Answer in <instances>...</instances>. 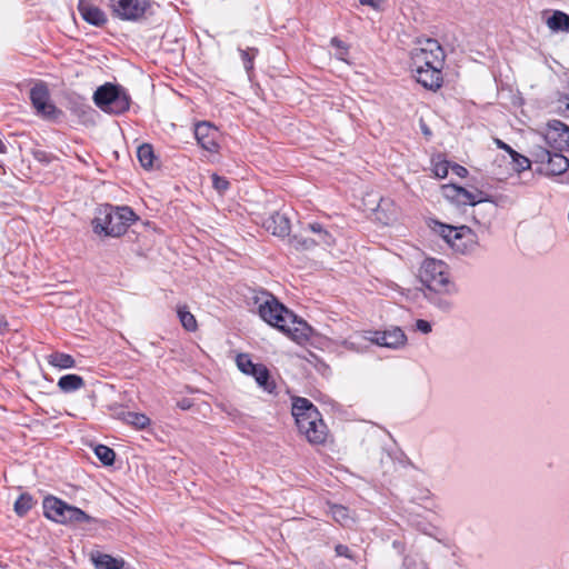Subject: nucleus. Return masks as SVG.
<instances>
[{"instance_id":"37","label":"nucleus","mask_w":569,"mask_h":569,"mask_svg":"<svg viewBox=\"0 0 569 569\" xmlns=\"http://www.w3.org/2000/svg\"><path fill=\"white\" fill-rule=\"evenodd\" d=\"M126 421L138 429H143L150 423V419L146 415L138 412H128Z\"/></svg>"},{"instance_id":"34","label":"nucleus","mask_w":569,"mask_h":569,"mask_svg":"<svg viewBox=\"0 0 569 569\" xmlns=\"http://www.w3.org/2000/svg\"><path fill=\"white\" fill-rule=\"evenodd\" d=\"M33 499L28 493H22L14 502V511L18 516H26L33 507Z\"/></svg>"},{"instance_id":"38","label":"nucleus","mask_w":569,"mask_h":569,"mask_svg":"<svg viewBox=\"0 0 569 569\" xmlns=\"http://www.w3.org/2000/svg\"><path fill=\"white\" fill-rule=\"evenodd\" d=\"M291 243L297 250H310L316 246V239L307 238L300 234L295 236L291 239Z\"/></svg>"},{"instance_id":"13","label":"nucleus","mask_w":569,"mask_h":569,"mask_svg":"<svg viewBox=\"0 0 569 569\" xmlns=\"http://www.w3.org/2000/svg\"><path fill=\"white\" fill-rule=\"evenodd\" d=\"M194 137L202 149L209 152H218L219 150V131L209 122H200L194 128Z\"/></svg>"},{"instance_id":"17","label":"nucleus","mask_w":569,"mask_h":569,"mask_svg":"<svg viewBox=\"0 0 569 569\" xmlns=\"http://www.w3.org/2000/svg\"><path fill=\"white\" fill-rule=\"evenodd\" d=\"M336 345L351 352H366L372 345L370 331L355 332L348 338L336 339Z\"/></svg>"},{"instance_id":"33","label":"nucleus","mask_w":569,"mask_h":569,"mask_svg":"<svg viewBox=\"0 0 569 569\" xmlns=\"http://www.w3.org/2000/svg\"><path fill=\"white\" fill-rule=\"evenodd\" d=\"M137 157L143 168H151L153 164V149L150 144H142L137 150Z\"/></svg>"},{"instance_id":"43","label":"nucleus","mask_w":569,"mask_h":569,"mask_svg":"<svg viewBox=\"0 0 569 569\" xmlns=\"http://www.w3.org/2000/svg\"><path fill=\"white\" fill-rule=\"evenodd\" d=\"M335 551H336L337 556H339V557L353 559V555L351 553L350 549L345 545H337L335 548Z\"/></svg>"},{"instance_id":"25","label":"nucleus","mask_w":569,"mask_h":569,"mask_svg":"<svg viewBox=\"0 0 569 569\" xmlns=\"http://www.w3.org/2000/svg\"><path fill=\"white\" fill-rule=\"evenodd\" d=\"M308 229L316 236L313 238L316 239V246L330 247L335 243L333 236L328 230L323 229V227L320 223H309Z\"/></svg>"},{"instance_id":"12","label":"nucleus","mask_w":569,"mask_h":569,"mask_svg":"<svg viewBox=\"0 0 569 569\" xmlns=\"http://www.w3.org/2000/svg\"><path fill=\"white\" fill-rule=\"evenodd\" d=\"M370 337L372 345L389 349L402 348L407 342V337L399 327H393L385 331H370Z\"/></svg>"},{"instance_id":"31","label":"nucleus","mask_w":569,"mask_h":569,"mask_svg":"<svg viewBox=\"0 0 569 569\" xmlns=\"http://www.w3.org/2000/svg\"><path fill=\"white\" fill-rule=\"evenodd\" d=\"M177 312L182 327L187 331L193 332L197 330V320L186 306L179 307Z\"/></svg>"},{"instance_id":"4","label":"nucleus","mask_w":569,"mask_h":569,"mask_svg":"<svg viewBox=\"0 0 569 569\" xmlns=\"http://www.w3.org/2000/svg\"><path fill=\"white\" fill-rule=\"evenodd\" d=\"M93 101L102 111L120 114L129 110L131 99L121 86L104 83L93 93Z\"/></svg>"},{"instance_id":"44","label":"nucleus","mask_w":569,"mask_h":569,"mask_svg":"<svg viewBox=\"0 0 569 569\" xmlns=\"http://www.w3.org/2000/svg\"><path fill=\"white\" fill-rule=\"evenodd\" d=\"M362 6L371 7L375 10H380L383 3V0H360Z\"/></svg>"},{"instance_id":"10","label":"nucleus","mask_w":569,"mask_h":569,"mask_svg":"<svg viewBox=\"0 0 569 569\" xmlns=\"http://www.w3.org/2000/svg\"><path fill=\"white\" fill-rule=\"evenodd\" d=\"M30 100L38 114L52 117L57 109L50 102V93L44 82H37L30 90Z\"/></svg>"},{"instance_id":"8","label":"nucleus","mask_w":569,"mask_h":569,"mask_svg":"<svg viewBox=\"0 0 569 569\" xmlns=\"http://www.w3.org/2000/svg\"><path fill=\"white\" fill-rule=\"evenodd\" d=\"M152 0H109L112 16L121 21L137 22L150 12Z\"/></svg>"},{"instance_id":"21","label":"nucleus","mask_w":569,"mask_h":569,"mask_svg":"<svg viewBox=\"0 0 569 569\" xmlns=\"http://www.w3.org/2000/svg\"><path fill=\"white\" fill-rule=\"evenodd\" d=\"M267 231L278 237H286L290 232V221L284 213L274 212L263 222Z\"/></svg>"},{"instance_id":"29","label":"nucleus","mask_w":569,"mask_h":569,"mask_svg":"<svg viewBox=\"0 0 569 569\" xmlns=\"http://www.w3.org/2000/svg\"><path fill=\"white\" fill-rule=\"evenodd\" d=\"M329 513L342 526H349L353 522L350 510L341 505H330Z\"/></svg>"},{"instance_id":"22","label":"nucleus","mask_w":569,"mask_h":569,"mask_svg":"<svg viewBox=\"0 0 569 569\" xmlns=\"http://www.w3.org/2000/svg\"><path fill=\"white\" fill-rule=\"evenodd\" d=\"M91 560L96 569H123L126 565L123 559L102 552L92 553Z\"/></svg>"},{"instance_id":"6","label":"nucleus","mask_w":569,"mask_h":569,"mask_svg":"<svg viewBox=\"0 0 569 569\" xmlns=\"http://www.w3.org/2000/svg\"><path fill=\"white\" fill-rule=\"evenodd\" d=\"M536 171L546 177L563 174L569 169V160L560 151L538 147L532 152Z\"/></svg>"},{"instance_id":"9","label":"nucleus","mask_w":569,"mask_h":569,"mask_svg":"<svg viewBox=\"0 0 569 569\" xmlns=\"http://www.w3.org/2000/svg\"><path fill=\"white\" fill-rule=\"evenodd\" d=\"M543 138L550 148L561 151L569 144V127L560 120H550L545 128Z\"/></svg>"},{"instance_id":"14","label":"nucleus","mask_w":569,"mask_h":569,"mask_svg":"<svg viewBox=\"0 0 569 569\" xmlns=\"http://www.w3.org/2000/svg\"><path fill=\"white\" fill-rule=\"evenodd\" d=\"M298 429L310 443L319 445L326 440L327 427L320 416H318V419H310L308 421L301 419Z\"/></svg>"},{"instance_id":"40","label":"nucleus","mask_w":569,"mask_h":569,"mask_svg":"<svg viewBox=\"0 0 569 569\" xmlns=\"http://www.w3.org/2000/svg\"><path fill=\"white\" fill-rule=\"evenodd\" d=\"M212 184H213V188L219 191V192H223L226 191L228 188H229V182L226 178L223 177H220L216 173L212 174Z\"/></svg>"},{"instance_id":"52","label":"nucleus","mask_w":569,"mask_h":569,"mask_svg":"<svg viewBox=\"0 0 569 569\" xmlns=\"http://www.w3.org/2000/svg\"><path fill=\"white\" fill-rule=\"evenodd\" d=\"M421 69H429V64H422Z\"/></svg>"},{"instance_id":"45","label":"nucleus","mask_w":569,"mask_h":569,"mask_svg":"<svg viewBox=\"0 0 569 569\" xmlns=\"http://www.w3.org/2000/svg\"><path fill=\"white\" fill-rule=\"evenodd\" d=\"M451 170L453 173H456L458 177H461V178H463L468 174V170L460 164H452Z\"/></svg>"},{"instance_id":"32","label":"nucleus","mask_w":569,"mask_h":569,"mask_svg":"<svg viewBox=\"0 0 569 569\" xmlns=\"http://www.w3.org/2000/svg\"><path fill=\"white\" fill-rule=\"evenodd\" d=\"M236 362L241 372L250 376H253L258 367H261V363H253L251 358L246 353L238 355Z\"/></svg>"},{"instance_id":"3","label":"nucleus","mask_w":569,"mask_h":569,"mask_svg":"<svg viewBox=\"0 0 569 569\" xmlns=\"http://www.w3.org/2000/svg\"><path fill=\"white\" fill-rule=\"evenodd\" d=\"M137 219L133 210L127 206L106 204L98 210L92 221L93 231L99 236L120 237Z\"/></svg>"},{"instance_id":"2","label":"nucleus","mask_w":569,"mask_h":569,"mask_svg":"<svg viewBox=\"0 0 569 569\" xmlns=\"http://www.w3.org/2000/svg\"><path fill=\"white\" fill-rule=\"evenodd\" d=\"M419 280L426 287V299L442 311L452 308L450 296L456 293L448 266L437 259H426L419 269Z\"/></svg>"},{"instance_id":"47","label":"nucleus","mask_w":569,"mask_h":569,"mask_svg":"<svg viewBox=\"0 0 569 569\" xmlns=\"http://www.w3.org/2000/svg\"><path fill=\"white\" fill-rule=\"evenodd\" d=\"M331 44L333 47H336L338 50L342 49V50H345V52L347 51L346 44L341 40H339L338 38H332L331 39Z\"/></svg>"},{"instance_id":"24","label":"nucleus","mask_w":569,"mask_h":569,"mask_svg":"<svg viewBox=\"0 0 569 569\" xmlns=\"http://www.w3.org/2000/svg\"><path fill=\"white\" fill-rule=\"evenodd\" d=\"M84 386L82 377L73 373L62 376L58 381V387L62 392L69 393L81 389Z\"/></svg>"},{"instance_id":"18","label":"nucleus","mask_w":569,"mask_h":569,"mask_svg":"<svg viewBox=\"0 0 569 569\" xmlns=\"http://www.w3.org/2000/svg\"><path fill=\"white\" fill-rule=\"evenodd\" d=\"M400 217V208L390 198H382L376 209V218L388 226L396 222Z\"/></svg>"},{"instance_id":"28","label":"nucleus","mask_w":569,"mask_h":569,"mask_svg":"<svg viewBox=\"0 0 569 569\" xmlns=\"http://www.w3.org/2000/svg\"><path fill=\"white\" fill-rule=\"evenodd\" d=\"M49 365L59 369H70L76 366V361L71 355L63 352H53L47 357Z\"/></svg>"},{"instance_id":"51","label":"nucleus","mask_w":569,"mask_h":569,"mask_svg":"<svg viewBox=\"0 0 569 569\" xmlns=\"http://www.w3.org/2000/svg\"><path fill=\"white\" fill-rule=\"evenodd\" d=\"M38 154L42 156V157H38V159L42 160L44 158V153L43 152H39Z\"/></svg>"},{"instance_id":"1","label":"nucleus","mask_w":569,"mask_h":569,"mask_svg":"<svg viewBox=\"0 0 569 569\" xmlns=\"http://www.w3.org/2000/svg\"><path fill=\"white\" fill-rule=\"evenodd\" d=\"M258 313L268 325L279 329L293 341L303 342L311 335L310 326L280 303L274 296L268 292L254 297Z\"/></svg>"},{"instance_id":"19","label":"nucleus","mask_w":569,"mask_h":569,"mask_svg":"<svg viewBox=\"0 0 569 569\" xmlns=\"http://www.w3.org/2000/svg\"><path fill=\"white\" fill-rule=\"evenodd\" d=\"M292 416L295 417L297 427L299 428V421L306 419H318L320 416L318 409L306 398H295L292 402Z\"/></svg>"},{"instance_id":"20","label":"nucleus","mask_w":569,"mask_h":569,"mask_svg":"<svg viewBox=\"0 0 569 569\" xmlns=\"http://www.w3.org/2000/svg\"><path fill=\"white\" fill-rule=\"evenodd\" d=\"M66 508L67 502L57 497L49 496L43 499V513L52 521L63 523Z\"/></svg>"},{"instance_id":"49","label":"nucleus","mask_w":569,"mask_h":569,"mask_svg":"<svg viewBox=\"0 0 569 569\" xmlns=\"http://www.w3.org/2000/svg\"><path fill=\"white\" fill-rule=\"evenodd\" d=\"M8 323L6 320L0 319V332H3L7 328Z\"/></svg>"},{"instance_id":"30","label":"nucleus","mask_w":569,"mask_h":569,"mask_svg":"<svg viewBox=\"0 0 569 569\" xmlns=\"http://www.w3.org/2000/svg\"><path fill=\"white\" fill-rule=\"evenodd\" d=\"M492 212V206L489 207V211H486L482 208H475L472 210V218L481 229L487 230L491 223Z\"/></svg>"},{"instance_id":"7","label":"nucleus","mask_w":569,"mask_h":569,"mask_svg":"<svg viewBox=\"0 0 569 569\" xmlns=\"http://www.w3.org/2000/svg\"><path fill=\"white\" fill-rule=\"evenodd\" d=\"M445 57V51L436 39H420L411 50L410 67L421 68L422 64L443 67Z\"/></svg>"},{"instance_id":"42","label":"nucleus","mask_w":569,"mask_h":569,"mask_svg":"<svg viewBox=\"0 0 569 569\" xmlns=\"http://www.w3.org/2000/svg\"><path fill=\"white\" fill-rule=\"evenodd\" d=\"M416 329L425 335L430 333L432 330L431 323L427 320L419 319L416 321Z\"/></svg>"},{"instance_id":"39","label":"nucleus","mask_w":569,"mask_h":569,"mask_svg":"<svg viewBox=\"0 0 569 569\" xmlns=\"http://www.w3.org/2000/svg\"><path fill=\"white\" fill-rule=\"evenodd\" d=\"M450 163L446 160H438L433 162V173L436 177L443 179L448 176Z\"/></svg>"},{"instance_id":"26","label":"nucleus","mask_w":569,"mask_h":569,"mask_svg":"<svg viewBox=\"0 0 569 569\" xmlns=\"http://www.w3.org/2000/svg\"><path fill=\"white\" fill-rule=\"evenodd\" d=\"M547 26L552 31L569 32V16L562 11H555L552 16L547 19Z\"/></svg>"},{"instance_id":"48","label":"nucleus","mask_w":569,"mask_h":569,"mask_svg":"<svg viewBox=\"0 0 569 569\" xmlns=\"http://www.w3.org/2000/svg\"><path fill=\"white\" fill-rule=\"evenodd\" d=\"M347 53H348V50L345 52V50H342V49H341V50H338V52H337V57H338L340 60L346 61V56H347Z\"/></svg>"},{"instance_id":"53","label":"nucleus","mask_w":569,"mask_h":569,"mask_svg":"<svg viewBox=\"0 0 569 569\" xmlns=\"http://www.w3.org/2000/svg\"><path fill=\"white\" fill-rule=\"evenodd\" d=\"M566 110L569 111V101L566 103Z\"/></svg>"},{"instance_id":"23","label":"nucleus","mask_w":569,"mask_h":569,"mask_svg":"<svg viewBox=\"0 0 569 569\" xmlns=\"http://www.w3.org/2000/svg\"><path fill=\"white\" fill-rule=\"evenodd\" d=\"M91 521H93V518L87 515L83 510L67 503L62 525H78Z\"/></svg>"},{"instance_id":"36","label":"nucleus","mask_w":569,"mask_h":569,"mask_svg":"<svg viewBox=\"0 0 569 569\" xmlns=\"http://www.w3.org/2000/svg\"><path fill=\"white\" fill-rule=\"evenodd\" d=\"M239 52H240L241 60L243 62V67H244L246 71L248 73L251 72L253 70V61L258 54V49L257 48H248L246 50L239 49Z\"/></svg>"},{"instance_id":"15","label":"nucleus","mask_w":569,"mask_h":569,"mask_svg":"<svg viewBox=\"0 0 569 569\" xmlns=\"http://www.w3.org/2000/svg\"><path fill=\"white\" fill-rule=\"evenodd\" d=\"M442 68L443 67H429V69H421L411 67V71L422 87L429 90H437L442 84Z\"/></svg>"},{"instance_id":"27","label":"nucleus","mask_w":569,"mask_h":569,"mask_svg":"<svg viewBox=\"0 0 569 569\" xmlns=\"http://www.w3.org/2000/svg\"><path fill=\"white\" fill-rule=\"evenodd\" d=\"M256 379V382L260 388H262L268 393H272L276 389V383L273 380L270 379L269 370L264 365H261V367H258V370L252 376Z\"/></svg>"},{"instance_id":"16","label":"nucleus","mask_w":569,"mask_h":569,"mask_svg":"<svg viewBox=\"0 0 569 569\" xmlns=\"http://www.w3.org/2000/svg\"><path fill=\"white\" fill-rule=\"evenodd\" d=\"M78 11L86 22L94 27H102L108 21L106 12L93 0H79Z\"/></svg>"},{"instance_id":"5","label":"nucleus","mask_w":569,"mask_h":569,"mask_svg":"<svg viewBox=\"0 0 569 569\" xmlns=\"http://www.w3.org/2000/svg\"><path fill=\"white\" fill-rule=\"evenodd\" d=\"M436 231L455 251L462 254L472 252L478 246L477 234L467 226L452 227L437 223Z\"/></svg>"},{"instance_id":"41","label":"nucleus","mask_w":569,"mask_h":569,"mask_svg":"<svg viewBox=\"0 0 569 569\" xmlns=\"http://www.w3.org/2000/svg\"><path fill=\"white\" fill-rule=\"evenodd\" d=\"M511 158L520 170H526L530 168V160L527 157L521 156L517 151H515Z\"/></svg>"},{"instance_id":"35","label":"nucleus","mask_w":569,"mask_h":569,"mask_svg":"<svg viewBox=\"0 0 569 569\" xmlns=\"http://www.w3.org/2000/svg\"><path fill=\"white\" fill-rule=\"evenodd\" d=\"M94 453L98 459L106 466H111L114 462L116 453L114 451L103 445H98L94 448Z\"/></svg>"},{"instance_id":"46","label":"nucleus","mask_w":569,"mask_h":569,"mask_svg":"<svg viewBox=\"0 0 569 569\" xmlns=\"http://www.w3.org/2000/svg\"><path fill=\"white\" fill-rule=\"evenodd\" d=\"M496 144L499 149L507 151L510 156L515 153V150L500 139H496Z\"/></svg>"},{"instance_id":"11","label":"nucleus","mask_w":569,"mask_h":569,"mask_svg":"<svg viewBox=\"0 0 569 569\" xmlns=\"http://www.w3.org/2000/svg\"><path fill=\"white\" fill-rule=\"evenodd\" d=\"M443 194L450 201L459 204V206H472L482 202L483 193L479 190L469 191L457 184H448L442 188Z\"/></svg>"},{"instance_id":"50","label":"nucleus","mask_w":569,"mask_h":569,"mask_svg":"<svg viewBox=\"0 0 569 569\" xmlns=\"http://www.w3.org/2000/svg\"><path fill=\"white\" fill-rule=\"evenodd\" d=\"M422 132H423L426 136H430V134H431L430 130H429L427 127H425V126L422 127Z\"/></svg>"}]
</instances>
